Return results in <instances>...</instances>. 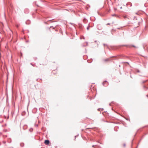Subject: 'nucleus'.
<instances>
[{
	"label": "nucleus",
	"mask_w": 148,
	"mask_h": 148,
	"mask_svg": "<svg viewBox=\"0 0 148 148\" xmlns=\"http://www.w3.org/2000/svg\"><path fill=\"white\" fill-rule=\"evenodd\" d=\"M103 85L105 86L106 87L107 86L108 84V82L106 80H105L103 81L102 83Z\"/></svg>",
	"instance_id": "obj_1"
},
{
	"label": "nucleus",
	"mask_w": 148,
	"mask_h": 148,
	"mask_svg": "<svg viewBox=\"0 0 148 148\" xmlns=\"http://www.w3.org/2000/svg\"><path fill=\"white\" fill-rule=\"evenodd\" d=\"M44 143L45 145H48L50 143L49 140H45Z\"/></svg>",
	"instance_id": "obj_2"
},
{
	"label": "nucleus",
	"mask_w": 148,
	"mask_h": 148,
	"mask_svg": "<svg viewBox=\"0 0 148 148\" xmlns=\"http://www.w3.org/2000/svg\"><path fill=\"white\" fill-rule=\"evenodd\" d=\"M122 46H126L127 47H131V46L133 47H136L134 45H122Z\"/></svg>",
	"instance_id": "obj_3"
},
{
	"label": "nucleus",
	"mask_w": 148,
	"mask_h": 148,
	"mask_svg": "<svg viewBox=\"0 0 148 148\" xmlns=\"http://www.w3.org/2000/svg\"><path fill=\"white\" fill-rule=\"evenodd\" d=\"M88 45V42H87L84 43L83 45L82 46L83 47H86V46H87Z\"/></svg>",
	"instance_id": "obj_4"
},
{
	"label": "nucleus",
	"mask_w": 148,
	"mask_h": 148,
	"mask_svg": "<svg viewBox=\"0 0 148 148\" xmlns=\"http://www.w3.org/2000/svg\"><path fill=\"white\" fill-rule=\"evenodd\" d=\"M27 127V126L26 125H25L23 126V129L24 130H26Z\"/></svg>",
	"instance_id": "obj_5"
},
{
	"label": "nucleus",
	"mask_w": 148,
	"mask_h": 148,
	"mask_svg": "<svg viewBox=\"0 0 148 148\" xmlns=\"http://www.w3.org/2000/svg\"><path fill=\"white\" fill-rule=\"evenodd\" d=\"M0 25L1 26V28L2 29H3V23H1V22H0Z\"/></svg>",
	"instance_id": "obj_6"
},
{
	"label": "nucleus",
	"mask_w": 148,
	"mask_h": 148,
	"mask_svg": "<svg viewBox=\"0 0 148 148\" xmlns=\"http://www.w3.org/2000/svg\"><path fill=\"white\" fill-rule=\"evenodd\" d=\"M30 21L29 20L25 22L26 24H28V25L30 24Z\"/></svg>",
	"instance_id": "obj_7"
},
{
	"label": "nucleus",
	"mask_w": 148,
	"mask_h": 148,
	"mask_svg": "<svg viewBox=\"0 0 148 148\" xmlns=\"http://www.w3.org/2000/svg\"><path fill=\"white\" fill-rule=\"evenodd\" d=\"M24 11L25 13H28L29 12V10L27 9H26Z\"/></svg>",
	"instance_id": "obj_8"
},
{
	"label": "nucleus",
	"mask_w": 148,
	"mask_h": 148,
	"mask_svg": "<svg viewBox=\"0 0 148 148\" xmlns=\"http://www.w3.org/2000/svg\"><path fill=\"white\" fill-rule=\"evenodd\" d=\"M20 145L21 147H23L24 145V144L23 143H20Z\"/></svg>",
	"instance_id": "obj_9"
},
{
	"label": "nucleus",
	"mask_w": 148,
	"mask_h": 148,
	"mask_svg": "<svg viewBox=\"0 0 148 148\" xmlns=\"http://www.w3.org/2000/svg\"><path fill=\"white\" fill-rule=\"evenodd\" d=\"M109 60V59L108 58L103 60V61L104 62H108V61Z\"/></svg>",
	"instance_id": "obj_10"
},
{
	"label": "nucleus",
	"mask_w": 148,
	"mask_h": 148,
	"mask_svg": "<svg viewBox=\"0 0 148 148\" xmlns=\"http://www.w3.org/2000/svg\"><path fill=\"white\" fill-rule=\"evenodd\" d=\"M26 112L25 111H23L22 113V116H24Z\"/></svg>",
	"instance_id": "obj_11"
},
{
	"label": "nucleus",
	"mask_w": 148,
	"mask_h": 148,
	"mask_svg": "<svg viewBox=\"0 0 148 148\" xmlns=\"http://www.w3.org/2000/svg\"><path fill=\"white\" fill-rule=\"evenodd\" d=\"M29 131L30 132H32L33 131V129L32 128H31L29 130Z\"/></svg>",
	"instance_id": "obj_12"
},
{
	"label": "nucleus",
	"mask_w": 148,
	"mask_h": 148,
	"mask_svg": "<svg viewBox=\"0 0 148 148\" xmlns=\"http://www.w3.org/2000/svg\"><path fill=\"white\" fill-rule=\"evenodd\" d=\"M143 87L144 88H147V89H148V87L146 86V85H144Z\"/></svg>",
	"instance_id": "obj_13"
},
{
	"label": "nucleus",
	"mask_w": 148,
	"mask_h": 148,
	"mask_svg": "<svg viewBox=\"0 0 148 148\" xmlns=\"http://www.w3.org/2000/svg\"><path fill=\"white\" fill-rule=\"evenodd\" d=\"M90 27V26L89 25L88 26V27H87V30H88L89 29Z\"/></svg>",
	"instance_id": "obj_14"
},
{
	"label": "nucleus",
	"mask_w": 148,
	"mask_h": 148,
	"mask_svg": "<svg viewBox=\"0 0 148 148\" xmlns=\"http://www.w3.org/2000/svg\"><path fill=\"white\" fill-rule=\"evenodd\" d=\"M136 72H137V73H139V72H140V71L139 70H138V69H137L136 70Z\"/></svg>",
	"instance_id": "obj_15"
},
{
	"label": "nucleus",
	"mask_w": 148,
	"mask_h": 148,
	"mask_svg": "<svg viewBox=\"0 0 148 148\" xmlns=\"http://www.w3.org/2000/svg\"><path fill=\"white\" fill-rule=\"evenodd\" d=\"M101 108H99L97 110L98 111H101Z\"/></svg>",
	"instance_id": "obj_16"
},
{
	"label": "nucleus",
	"mask_w": 148,
	"mask_h": 148,
	"mask_svg": "<svg viewBox=\"0 0 148 148\" xmlns=\"http://www.w3.org/2000/svg\"><path fill=\"white\" fill-rule=\"evenodd\" d=\"M102 33H103V34H105V35H107V34H106V33H105L104 32H102Z\"/></svg>",
	"instance_id": "obj_17"
},
{
	"label": "nucleus",
	"mask_w": 148,
	"mask_h": 148,
	"mask_svg": "<svg viewBox=\"0 0 148 148\" xmlns=\"http://www.w3.org/2000/svg\"><path fill=\"white\" fill-rule=\"evenodd\" d=\"M112 16H116V15L115 14H113Z\"/></svg>",
	"instance_id": "obj_18"
},
{
	"label": "nucleus",
	"mask_w": 148,
	"mask_h": 148,
	"mask_svg": "<svg viewBox=\"0 0 148 148\" xmlns=\"http://www.w3.org/2000/svg\"><path fill=\"white\" fill-rule=\"evenodd\" d=\"M111 34H113L112 32V29L111 31Z\"/></svg>",
	"instance_id": "obj_19"
},
{
	"label": "nucleus",
	"mask_w": 148,
	"mask_h": 148,
	"mask_svg": "<svg viewBox=\"0 0 148 148\" xmlns=\"http://www.w3.org/2000/svg\"><path fill=\"white\" fill-rule=\"evenodd\" d=\"M16 27H19V25H16Z\"/></svg>",
	"instance_id": "obj_20"
},
{
	"label": "nucleus",
	"mask_w": 148,
	"mask_h": 148,
	"mask_svg": "<svg viewBox=\"0 0 148 148\" xmlns=\"http://www.w3.org/2000/svg\"><path fill=\"white\" fill-rule=\"evenodd\" d=\"M115 57V56H111L110 58H113V57Z\"/></svg>",
	"instance_id": "obj_21"
},
{
	"label": "nucleus",
	"mask_w": 148,
	"mask_h": 148,
	"mask_svg": "<svg viewBox=\"0 0 148 148\" xmlns=\"http://www.w3.org/2000/svg\"><path fill=\"white\" fill-rule=\"evenodd\" d=\"M110 25V23H108L107 24V25Z\"/></svg>",
	"instance_id": "obj_22"
},
{
	"label": "nucleus",
	"mask_w": 148,
	"mask_h": 148,
	"mask_svg": "<svg viewBox=\"0 0 148 148\" xmlns=\"http://www.w3.org/2000/svg\"><path fill=\"white\" fill-rule=\"evenodd\" d=\"M101 111H103V110L104 109H103V108H101Z\"/></svg>",
	"instance_id": "obj_23"
},
{
	"label": "nucleus",
	"mask_w": 148,
	"mask_h": 148,
	"mask_svg": "<svg viewBox=\"0 0 148 148\" xmlns=\"http://www.w3.org/2000/svg\"><path fill=\"white\" fill-rule=\"evenodd\" d=\"M123 146L124 147H125V144H123Z\"/></svg>",
	"instance_id": "obj_24"
},
{
	"label": "nucleus",
	"mask_w": 148,
	"mask_h": 148,
	"mask_svg": "<svg viewBox=\"0 0 148 148\" xmlns=\"http://www.w3.org/2000/svg\"><path fill=\"white\" fill-rule=\"evenodd\" d=\"M37 59V57H36L35 58V59H34L35 60H36V59Z\"/></svg>",
	"instance_id": "obj_25"
},
{
	"label": "nucleus",
	"mask_w": 148,
	"mask_h": 148,
	"mask_svg": "<svg viewBox=\"0 0 148 148\" xmlns=\"http://www.w3.org/2000/svg\"><path fill=\"white\" fill-rule=\"evenodd\" d=\"M77 136H75V139L76 138V137Z\"/></svg>",
	"instance_id": "obj_26"
},
{
	"label": "nucleus",
	"mask_w": 148,
	"mask_h": 148,
	"mask_svg": "<svg viewBox=\"0 0 148 148\" xmlns=\"http://www.w3.org/2000/svg\"><path fill=\"white\" fill-rule=\"evenodd\" d=\"M103 45L104 46H105L106 45V44H103Z\"/></svg>",
	"instance_id": "obj_27"
},
{
	"label": "nucleus",
	"mask_w": 148,
	"mask_h": 148,
	"mask_svg": "<svg viewBox=\"0 0 148 148\" xmlns=\"http://www.w3.org/2000/svg\"><path fill=\"white\" fill-rule=\"evenodd\" d=\"M38 79H36V81H38Z\"/></svg>",
	"instance_id": "obj_28"
},
{
	"label": "nucleus",
	"mask_w": 148,
	"mask_h": 148,
	"mask_svg": "<svg viewBox=\"0 0 148 148\" xmlns=\"http://www.w3.org/2000/svg\"><path fill=\"white\" fill-rule=\"evenodd\" d=\"M30 64H31V65H32L33 66V65L32 64V63H30Z\"/></svg>",
	"instance_id": "obj_29"
},
{
	"label": "nucleus",
	"mask_w": 148,
	"mask_h": 148,
	"mask_svg": "<svg viewBox=\"0 0 148 148\" xmlns=\"http://www.w3.org/2000/svg\"><path fill=\"white\" fill-rule=\"evenodd\" d=\"M147 82V81H145L144 82H143V83H144L145 82Z\"/></svg>",
	"instance_id": "obj_30"
},
{
	"label": "nucleus",
	"mask_w": 148,
	"mask_h": 148,
	"mask_svg": "<svg viewBox=\"0 0 148 148\" xmlns=\"http://www.w3.org/2000/svg\"><path fill=\"white\" fill-rule=\"evenodd\" d=\"M83 39H85V38L84 36L83 37Z\"/></svg>",
	"instance_id": "obj_31"
},
{
	"label": "nucleus",
	"mask_w": 148,
	"mask_h": 148,
	"mask_svg": "<svg viewBox=\"0 0 148 148\" xmlns=\"http://www.w3.org/2000/svg\"><path fill=\"white\" fill-rule=\"evenodd\" d=\"M95 146V145H93L92 146V147H94Z\"/></svg>",
	"instance_id": "obj_32"
},
{
	"label": "nucleus",
	"mask_w": 148,
	"mask_h": 148,
	"mask_svg": "<svg viewBox=\"0 0 148 148\" xmlns=\"http://www.w3.org/2000/svg\"><path fill=\"white\" fill-rule=\"evenodd\" d=\"M124 18H126V16H125L124 17Z\"/></svg>",
	"instance_id": "obj_33"
},
{
	"label": "nucleus",
	"mask_w": 148,
	"mask_h": 148,
	"mask_svg": "<svg viewBox=\"0 0 148 148\" xmlns=\"http://www.w3.org/2000/svg\"><path fill=\"white\" fill-rule=\"evenodd\" d=\"M122 7H120V9H122Z\"/></svg>",
	"instance_id": "obj_34"
},
{
	"label": "nucleus",
	"mask_w": 148,
	"mask_h": 148,
	"mask_svg": "<svg viewBox=\"0 0 148 148\" xmlns=\"http://www.w3.org/2000/svg\"><path fill=\"white\" fill-rule=\"evenodd\" d=\"M97 41H95L94 42H97Z\"/></svg>",
	"instance_id": "obj_35"
},
{
	"label": "nucleus",
	"mask_w": 148,
	"mask_h": 148,
	"mask_svg": "<svg viewBox=\"0 0 148 148\" xmlns=\"http://www.w3.org/2000/svg\"><path fill=\"white\" fill-rule=\"evenodd\" d=\"M109 105H110V106H111V103H110V104H109Z\"/></svg>",
	"instance_id": "obj_36"
},
{
	"label": "nucleus",
	"mask_w": 148,
	"mask_h": 148,
	"mask_svg": "<svg viewBox=\"0 0 148 148\" xmlns=\"http://www.w3.org/2000/svg\"><path fill=\"white\" fill-rule=\"evenodd\" d=\"M127 119V120H129V119Z\"/></svg>",
	"instance_id": "obj_37"
},
{
	"label": "nucleus",
	"mask_w": 148,
	"mask_h": 148,
	"mask_svg": "<svg viewBox=\"0 0 148 148\" xmlns=\"http://www.w3.org/2000/svg\"><path fill=\"white\" fill-rule=\"evenodd\" d=\"M40 80H42L41 79H40Z\"/></svg>",
	"instance_id": "obj_38"
},
{
	"label": "nucleus",
	"mask_w": 148,
	"mask_h": 148,
	"mask_svg": "<svg viewBox=\"0 0 148 148\" xmlns=\"http://www.w3.org/2000/svg\"><path fill=\"white\" fill-rule=\"evenodd\" d=\"M132 6V3H131V6Z\"/></svg>",
	"instance_id": "obj_39"
},
{
	"label": "nucleus",
	"mask_w": 148,
	"mask_h": 148,
	"mask_svg": "<svg viewBox=\"0 0 148 148\" xmlns=\"http://www.w3.org/2000/svg\"><path fill=\"white\" fill-rule=\"evenodd\" d=\"M52 27V26L50 27V28H51V27Z\"/></svg>",
	"instance_id": "obj_40"
},
{
	"label": "nucleus",
	"mask_w": 148,
	"mask_h": 148,
	"mask_svg": "<svg viewBox=\"0 0 148 148\" xmlns=\"http://www.w3.org/2000/svg\"><path fill=\"white\" fill-rule=\"evenodd\" d=\"M91 60H92V61H91V62H92V59H91Z\"/></svg>",
	"instance_id": "obj_41"
},
{
	"label": "nucleus",
	"mask_w": 148,
	"mask_h": 148,
	"mask_svg": "<svg viewBox=\"0 0 148 148\" xmlns=\"http://www.w3.org/2000/svg\"><path fill=\"white\" fill-rule=\"evenodd\" d=\"M140 141H141V140H140L139 143H140Z\"/></svg>",
	"instance_id": "obj_42"
},
{
	"label": "nucleus",
	"mask_w": 148,
	"mask_h": 148,
	"mask_svg": "<svg viewBox=\"0 0 148 148\" xmlns=\"http://www.w3.org/2000/svg\"><path fill=\"white\" fill-rule=\"evenodd\" d=\"M119 66L120 67V65H119Z\"/></svg>",
	"instance_id": "obj_43"
},
{
	"label": "nucleus",
	"mask_w": 148,
	"mask_h": 148,
	"mask_svg": "<svg viewBox=\"0 0 148 148\" xmlns=\"http://www.w3.org/2000/svg\"><path fill=\"white\" fill-rule=\"evenodd\" d=\"M11 7H12V6H11Z\"/></svg>",
	"instance_id": "obj_44"
}]
</instances>
